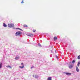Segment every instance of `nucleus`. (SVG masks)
I'll return each mask as SVG.
<instances>
[{"mask_svg": "<svg viewBox=\"0 0 80 80\" xmlns=\"http://www.w3.org/2000/svg\"><path fill=\"white\" fill-rule=\"evenodd\" d=\"M16 29H19V30H21V29H20V28H16Z\"/></svg>", "mask_w": 80, "mask_h": 80, "instance_id": "obj_24", "label": "nucleus"}, {"mask_svg": "<svg viewBox=\"0 0 80 80\" xmlns=\"http://www.w3.org/2000/svg\"><path fill=\"white\" fill-rule=\"evenodd\" d=\"M73 67V65H71L69 66V68H72Z\"/></svg>", "mask_w": 80, "mask_h": 80, "instance_id": "obj_7", "label": "nucleus"}, {"mask_svg": "<svg viewBox=\"0 0 80 80\" xmlns=\"http://www.w3.org/2000/svg\"><path fill=\"white\" fill-rule=\"evenodd\" d=\"M23 1H24V0H22V2H21V3H22L23 2Z\"/></svg>", "mask_w": 80, "mask_h": 80, "instance_id": "obj_22", "label": "nucleus"}, {"mask_svg": "<svg viewBox=\"0 0 80 80\" xmlns=\"http://www.w3.org/2000/svg\"><path fill=\"white\" fill-rule=\"evenodd\" d=\"M80 62H78V64H77V65H78V67H79V66H80Z\"/></svg>", "mask_w": 80, "mask_h": 80, "instance_id": "obj_13", "label": "nucleus"}, {"mask_svg": "<svg viewBox=\"0 0 80 80\" xmlns=\"http://www.w3.org/2000/svg\"><path fill=\"white\" fill-rule=\"evenodd\" d=\"M53 47H52V48L51 49L52 50H51V52L52 53V50H53Z\"/></svg>", "mask_w": 80, "mask_h": 80, "instance_id": "obj_20", "label": "nucleus"}, {"mask_svg": "<svg viewBox=\"0 0 80 80\" xmlns=\"http://www.w3.org/2000/svg\"><path fill=\"white\" fill-rule=\"evenodd\" d=\"M19 59V58L18 57H16L15 58L16 60H18Z\"/></svg>", "mask_w": 80, "mask_h": 80, "instance_id": "obj_18", "label": "nucleus"}, {"mask_svg": "<svg viewBox=\"0 0 80 80\" xmlns=\"http://www.w3.org/2000/svg\"><path fill=\"white\" fill-rule=\"evenodd\" d=\"M33 77H34V78H38V76L37 75H36L35 76L34 75H33Z\"/></svg>", "mask_w": 80, "mask_h": 80, "instance_id": "obj_5", "label": "nucleus"}, {"mask_svg": "<svg viewBox=\"0 0 80 80\" xmlns=\"http://www.w3.org/2000/svg\"><path fill=\"white\" fill-rule=\"evenodd\" d=\"M38 45H39V46L40 47H41L42 46H41V44H40L39 43L38 44Z\"/></svg>", "mask_w": 80, "mask_h": 80, "instance_id": "obj_21", "label": "nucleus"}, {"mask_svg": "<svg viewBox=\"0 0 80 80\" xmlns=\"http://www.w3.org/2000/svg\"><path fill=\"white\" fill-rule=\"evenodd\" d=\"M34 67H33V66H32V67H31V69H32V68H33Z\"/></svg>", "mask_w": 80, "mask_h": 80, "instance_id": "obj_25", "label": "nucleus"}, {"mask_svg": "<svg viewBox=\"0 0 80 80\" xmlns=\"http://www.w3.org/2000/svg\"><path fill=\"white\" fill-rule=\"evenodd\" d=\"M75 62V60H73L72 62V63H74Z\"/></svg>", "mask_w": 80, "mask_h": 80, "instance_id": "obj_14", "label": "nucleus"}, {"mask_svg": "<svg viewBox=\"0 0 80 80\" xmlns=\"http://www.w3.org/2000/svg\"><path fill=\"white\" fill-rule=\"evenodd\" d=\"M33 32H36V30L35 29H33V30H32Z\"/></svg>", "mask_w": 80, "mask_h": 80, "instance_id": "obj_19", "label": "nucleus"}, {"mask_svg": "<svg viewBox=\"0 0 80 80\" xmlns=\"http://www.w3.org/2000/svg\"><path fill=\"white\" fill-rule=\"evenodd\" d=\"M56 58H58V56L57 55H56Z\"/></svg>", "mask_w": 80, "mask_h": 80, "instance_id": "obj_23", "label": "nucleus"}, {"mask_svg": "<svg viewBox=\"0 0 80 80\" xmlns=\"http://www.w3.org/2000/svg\"><path fill=\"white\" fill-rule=\"evenodd\" d=\"M66 75H71V73H69L68 72L66 73Z\"/></svg>", "mask_w": 80, "mask_h": 80, "instance_id": "obj_10", "label": "nucleus"}, {"mask_svg": "<svg viewBox=\"0 0 80 80\" xmlns=\"http://www.w3.org/2000/svg\"><path fill=\"white\" fill-rule=\"evenodd\" d=\"M21 65H22V66H19V68H24V64H23V63H21Z\"/></svg>", "mask_w": 80, "mask_h": 80, "instance_id": "obj_3", "label": "nucleus"}, {"mask_svg": "<svg viewBox=\"0 0 80 80\" xmlns=\"http://www.w3.org/2000/svg\"><path fill=\"white\" fill-rule=\"evenodd\" d=\"M57 37H54V41H55V40H57Z\"/></svg>", "mask_w": 80, "mask_h": 80, "instance_id": "obj_8", "label": "nucleus"}, {"mask_svg": "<svg viewBox=\"0 0 80 80\" xmlns=\"http://www.w3.org/2000/svg\"><path fill=\"white\" fill-rule=\"evenodd\" d=\"M23 27H28V26H27V25L24 24L23 25Z\"/></svg>", "mask_w": 80, "mask_h": 80, "instance_id": "obj_12", "label": "nucleus"}, {"mask_svg": "<svg viewBox=\"0 0 80 80\" xmlns=\"http://www.w3.org/2000/svg\"><path fill=\"white\" fill-rule=\"evenodd\" d=\"M27 35L29 37H33V34H27Z\"/></svg>", "mask_w": 80, "mask_h": 80, "instance_id": "obj_4", "label": "nucleus"}, {"mask_svg": "<svg viewBox=\"0 0 80 80\" xmlns=\"http://www.w3.org/2000/svg\"><path fill=\"white\" fill-rule=\"evenodd\" d=\"M3 25L4 27H7V25L5 24V23H3Z\"/></svg>", "mask_w": 80, "mask_h": 80, "instance_id": "obj_9", "label": "nucleus"}, {"mask_svg": "<svg viewBox=\"0 0 80 80\" xmlns=\"http://www.w3.org/2000/svg\"><path fill=\"white\" fill-rule=\"evenodd\" d=\"M15 26V25L13 24H8V27L9 28H12V27H13Z\"/></svg>", "mask_w": 80, "mask_h": 80, "instance_id": "obj_1", "label": "nucleus"}, {"mask_svg": "<svg viewBox=\"0 0 80 80\" xmlns=\"http://www.w3.org/2000/svg\"><path fill=\"white\" fill-rule=\"evenodd\" d=\"M16 34L17 35H20V34H21V32L20 31H18L17 32H16Z\"/></svg>", "mask_w": 80, "mask_h": 80, "instance_id": "obj_2", "label": "nucleus"}, {"mask_svg": "<svg viewBox=\"0 0 80 80\" xmlns=\"http://www.w3.org/2000/svg\"><path fill=\"white\" fill-rule=\"evenodd\" d=\"M78 59H80V55H79V56H78Z\"/></svg>", "mask_w": 80, "mask_h": 80, "instance_id": "obj_17", "label": "nucleus"}, {"mask_svg": "<svg viewBox=\"0 0 80 80\" xmlns=\"http://www.w3.org/2000/svg\"><path fill=\"white\" fill-rule=\"evenodd\" d=\"M2 63H1L0 64V68H2Z\"/></svg>", "mask_w": 80, "mask_h": 80, "instance_id": "obj_16", "label": "nucleus"}, {"mask_svg": "<svg viewBox=\"0 0 80 80\" xmlns=\"http://www.w3.org/2000/svg\"><path fill=\"white\" fill-rule=\"evenodd\" d=\"M7 68H12V67H11L10 66H7Z\"/></svg>", "mask_w": 80, "mask_h": 80, "instance_id": "obj_15", "label": "nucleus"}, {"mask_svg": "<svg viewBox=\"0 0 80 80\" xmlns=\"http://www.w3.org/2000/svg\"><path fill=\"white\" fill-rule=\"evenodd\" d=\"M70 63H72V62H70Z\"/></svg>", "mask_w": 80, "mask_h": 80, "instance_id": "obj_26", "label": "nucleus"}, {"mask_svg": "<svg viewBox=\"0 0 80 80\" xmlns=\"http://www.w3.org/2000/svg\"><path fill=\"white\" fill-rule=\"evenodd\" d=\"M48 80H52V77H50L48 78L47 79Z\"/></svg>", "mask_w": 80, "mask_h": 80, "instance_id": "obj_11", "label": "nucleus"}, {"mask_svg": "<svg viewBox=\"0 0 80 80\" xmlns=\"http://www.w3.org/2000/svg\"><path fill=\"white\" fill-rule=\"evenodd\" d=\"M76 71L77 72H79V69H78V67L77 66L76 67Z\"/></svg>", "mask_w": 80, "mask_h": 80, "instance_id": "obj_6", "label": "nucleus"}]
</instances>
